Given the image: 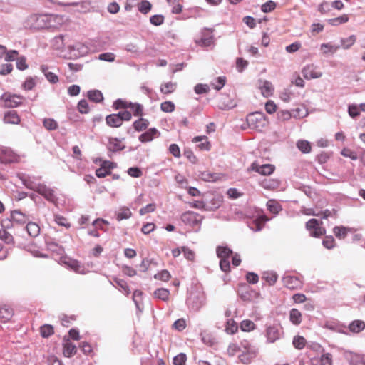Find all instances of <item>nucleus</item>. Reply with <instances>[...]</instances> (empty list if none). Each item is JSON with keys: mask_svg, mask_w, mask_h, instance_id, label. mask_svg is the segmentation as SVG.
Returning a JSON list of instances; mask_svg holds the SVG:
<instances>
[{"mask_svg": "<svg viewBox=\"0 0 365 365\" xmlns=\"http://www.w3.org/2000/svg\"><path fill=\"white\" fill-rule=\"evenodd\" d=\"M128 107H129V103H128L127 101H123L120 98L117 99L113 103V108L115 110L126 109V108H128Z\"/></svg>", "mask_w": 365, "mask_h": 365, "instance_id": "e2e57ef3", "label": "nucleus"}, {"mask_svg": "<svg viewBox=\"0 0 365 365\" xmlns=\"http://www.w3.org/2000/svg\"><path fill=\"white\" fill-rule=\"evenodd\" d=\"M152 5L151 4L146 0H143L139 4H138V10L144 14H148L150 9H151Z\"/></svg>", "mask_w": 365, "mask_h": 365, "instance_id": "13d9d810", "label": "nucleus"}, {"mask_svg": "<svg viewBox=\"0 0 365 365\" xmlns=\"http://www.w3.org/2000/svg\"><path fill=\"white\" fill-rule=\"evenodd\" d=\"M276 8V3L273 1H268L261 6V10L264 13H268L273 11Z\"/></svg>", "mask_w": 365, "mask_h": 365, "instance_id": "0e129e2a", "label": "nucleus"}, {"mask_svg": "<svg viewBox=\"0 0 365 365\" xmlns=\"http://www.w3.org/2000/svg\"><path fill=\"white\" fill-rule=\"evenodd\" d=\"M187 357L183 353H180L173 358L174 365H185Z\"/></svg>", "mask_w": 365, "mask_h": 365, "instance_id": "338daca9", "label": "nucleus"}, {"mask_svg": "<svg viewBox=\"0 0 365 365\" xmlns=\"http://www.w3.org/2000/svg\"><path fill=\"white\" fill-rule=\"evenodd\" d=\"M41 71L44 74L46 78L51 83H56L58 81V77L54 73L49 71V68L46 65L41 66Z\"/></svg>", "mask_w": 365, "mask_h": 365, "instance_id": "aec40b11", "label": "nucleus"}, {"mask_svg": "<svg viewBox=\"0 0 365 365\" xmlns=\"http://www.w3.org/2000/svg\"><path fill=\"white\" fill-rule=\"evenodd\" d=\"M106 164L112 165L113 163L110 161H103L101 165V168L96 170V175L98 178H104L110 173V170L106 169Z\"/></svg>", "mask_w": 365, "mask_h": 365, "instance_id": "79ce46f5", "label": "nucleus"}, {"mask_svg": "<svg viewBox=\"0 0 365 365\" xmlns=\"http://www.w3.org/2000/svg\"><path fill=\"white\" fill-rule=\"evenodd\" d=\"M160 109L165 113H171L175 110V104L172 101H164L160 104Z\"/></svg>", "mask_w": 365, "mask_h": 365, "instance_id": "bf43d9fd", "label": "nucleus"}, {"mask_svg": "<svg viewBox=\"0 0 365 365\" xmlns=\"http://www.w3.org/2000/svg\"><path fill=\"white\" fill-rule=\"evenodd\" d=\"M40 332L43 338H48L53 334V327L50 324H44L41 327Z\"/></svg>", "mask_w": 365, "mask_h": 365, "instance_id": "09e8293b", "label": "nucleus"}, {"mask_svg": "<svg viewBox=\"0 0 365 365\" xmlns=\"http://www.w3.org/2000/svg\"><path fill=\"white\" fill-rule=\"evenodd\" d=\"M125 145L122 143V140L118 138H108L107 148L109 151L115 153L123 150Z\"/></svg>", "mask_w": 365, "mask_h": 365, "instance_id": "4468645a", "label": "nucleus"}, {"mask_svg": "<svg viewBox=\"0 0 365 365\" xmlns=\"http://www.w3.org/2000/svg\"><path fill=\"white\" fill-rule=\"evenodd\" d=\"M106 123L108 126L112 128H118L120 127L123 124L120 118L115 115V113L107 115L106 117Z\"/></svg>", "mask_w": 365, "mask_h": 365, "instance_id": "4be33fe9", "label": "nucleus"}, {"mask_svg": "<svg viewBox=\"0 0 365 365\" xmlns=\"http://www.w3.org/2000/svg\"><path fill=\"white\" fill-rule=\"evenodd\" d=\"M282 282L284 285L289 289H298L302 286V282L295 276L286 275L283 277Z\"/></svg>", "mask_w": 365, "mask_h": 365, "instance_id": "ddd939ff", "label": "nucleus"}, {"mask_svg": "<svg viewBox=\"0 0 365 365\" xmlns=\"http://www.w3.org/2000/svg\"><path fill=\"white\" fill-rule=\"evenodd\" d=\"M18 159L19 156L10 148L0 149V163H11L16 162Z\"/></svg>", "mask_w": 365, "mask_h": 365, "instance_id": "6e6552de", "label": "nucleus"}, {"mask_svg": "<svg viewBox=\"0 0 365 365\" xmlns=\"http://www.w3.org/2000/svg\"><path fill=\"white\" fill-rule=\"evenodd\" d=\"M217 255L221 259H228L232 251L226 246H218L217 247Z\"/></svg>", "mask_w": 365, "mask_h": 365, "instance_id": "72a5a7b5", "label": "nucleus"}, {"mask_svg": "<svg viewBox=\"0 0 365 365\" xmlns=\"http://www.w3.org/2000/svg\"><path fill=\"white\" fill-rule=\"evenodd\" d=\"M41 183L40 182V180L35 177H24V187L26 188L37 192L39 187H41Z\"/></svg>", "mask_w": 365, "mask_h": 365, "instance_id": "f3484780", "label": "nucleus"}, {"mask_svg": "<svg viewBox=\"0 0 365 365\" xmlns=\"http://www.w3.org/2000/svg\"><path fill=\"white\" fill-rule=\"evenodd\" d=\"M45 19H47L45 14H31L27 17L25 21L24 28L31 30L46 29Z\"/></svg>", "mask_w": 365, "mask_h": 365, "instance_id": "7ed1b4c3", "label": "nucleus"}, {"mask_svg": "<svg viewBox=\"0 0 365 365\" xmlns=\"http://www.w3.org/2000/svg\"><path fill=\"white\" fill-rule=\"evenodd\" d=\"M65 6L72 7L69 12L71 13H84L88 10V4L85 1L81 2H71L63 4Z\"/></svg>", "mask_w": 365, "mask_h": 365, "instance_id": "dca6fc26", "label": "nucleus"}, {"mask_svg": "<svg viewBox=\"0 0 365 365\" xmlns=\"http://www.w3.org/2000/svg\"><path fill=\"white\" fill-rule=\"evenodd\" d=\"M268 220H269L268 217H267L265 215H262L253 222V224L255 226V227H252L251 228L252 230H255V231H259L264 227V223Z\"/></svg>", "mask_w": 365, "mask_h": 365, "instance_id": "58836bf2", "label": "nucleus"}, {"mask_svg": "<svg viewBox=\"0 0 365 365\" xmlns=\"http://www.w3.org/2000/svg\"><path fill=\"white\" fill-rule=\"evenodd\" d=\"M356 36L354 35H351L346 38H341L340 45L344 49L349 48L356 41Z\"/></svg>", "mask_w": 365, "mask_h": 365, "instance_id": "8fccbe9b", "label": "nucleus"}, {"mask_svg": "<svg viewBox=\"0 0 365 365\" xmlns=\"http://www.w3.org/2000/svg\"><path fill=\"white\" fill-rule=\"evenodd\" d=\"M247 123L250 128L262 131L268 125L265 115L261 112L250 113L247 117Z\"/></svg>", "mask_w": 365, "mask_h": 365, "instance_id": "f257e3e1", "label": "nucleus"}, {"mask_svg": "<svg viewBox=\"0 0 365 365\" xmlns=\"http://www.w3.org/2000/svg\"><path fill=\"white\" fill-rule=\"evenodd\" d=\"M349 21V17L347 15L344 14L339 17L330 19L328 20V22L331 26H338L344 23H346Z\"/></svg>", "mask_w": 365, "mask_h": 365, "instance_id": "de8ad7c7", "label": "nucleus"}, {"mask_svg": "<svg viewBox=\"0 0 365 365\" xmlns=\"http://www.w3.org/2000/svg\"><path fill=\"white\" fill-rule=\"evenodd\" d=\"M199 178L204 181L215 182L219 179L217 173H212L208 170L201 172L199 174Z\"/></svg>", "mask_w": 365, "mask_h": 365, "instance_id": "bb28decb", "label": "nucleus"}, {"mask_svg": "<svg viewBox=\"0 0 365 365\" xmlns=\"http://www.w3.org/2000/svg\"><path fill=\"white\" fill-rule=\"evenodd\" d=\"M4 120L6 123L18 124L20 117L15 110H10L4 114Z\"/></svg>", "mask_w": 365, "mask_h": 365, "instance_id": "412c9836", "label": "nucleus"}, {"mask_svg": "<svg viewBox=\"0 0 365 365\" xmlns=\"http://www.w3.org/2000/svg\"><path fill=\"white\" fill-rule=\"evenodd\" d=\"M158 133V132L155 128H150L139 136V140L142 143H147V142L152 141L153 139L154 138V136Z\"/></svg>", "mask_w": 365, "mask_h": 365, "instance_id": "b1692460", "label": "nucleus"}, {"mask_svg": "<svg viewBox=\"0 0 365 365\" xmlns=\"http://www.w3.org/2000/svg\"><path fill=\"white\" fill-rule=\"evenodd\" d=\"M297 117V115L294 113H291L289 110H282L277 112V118L279 120L282 121H286L291 118L292 116ZM299 116V115H298Z\"/></svg>", "mask_w": 365, "mask_h": 365, "instance_id": "3c124183", "label": "nucleus"}, {"mask_svg": "<svg viewBox=\"0 0 365 365\" xmlns=\"http://www.w3.org/2000/svg\"><path fill=\"white\" fill-rule=\"evenodd\" d=\"M45 16L46 29L57 28L63 21V16L57 14H45Z\"/></svg>", "mask_w": 365, "mask_h": 365, "instance_id": "f8f14e48", "label": "nucleus"}, {"mask_svg": "<svg viewBox=\"0 0 365 365\" xmlns=\"http://www.w3.org/2000/svg\"><path fill=\"white\" fill-rule=\"evenodd\" d=\"M63 38L64 36L61 34L54 37L52 40L53 47L57 50L63 48L64 46Z\"/></svg>", "mask_w": 365, "mask_h": 365, "instance_id": "603ef678", "label": "nucleus"}, {"mask_svg": "<svg viewBox=\"0 0 365 365\" xmlns=\"http://www.w3.org/2000/svg\"><path fill=\"white\" fill-rule=\"evenodd\" d=\"M181 220L186 225L192 227H197L199 228L202 220V217L195 212L187 211L181 215Z\"/></svg>", "mask_w": 365, "mask_h": 365, "instance_id": "20e7f679", "label": "nucleus"}, {"mask_svg": "<svg viewBox=\"0 0 365 365\" xmlns=\"http://www.w3.org/2000/svg\"><path fill=\"white\" fill-rule=\"evenodd\" d=\"M38 81L37 76H29L24 81V90L33 89Z\"/></svg>", "mask_w": 365, "mask_h": 365, "instance_id": "37998d69", "label": "nucleus"}, {"mask_svg": "<svg viewBox=\"0 0 365 365\" xmlns=\"http://www.w3.org/2000/svg\"><path fill=\"white\" fill-rule=\"evenodd\" d=\"M26 230L28 235L31 237H36L38 236L40 233V227L37 223L29 222L26 226Z\"/></svg>", "mask_w": 365, "mask_h": 365, "instance_id": "a878e982", "label": "nucleus"}, {"mask_svg": "<svg viewBox=\"0 0 365 365\" xmlns=\"http://www.w3.org/2000/svg\"><path fill=\"white\" fill-rule=\"evenodd\" d=\"M142 296H143V292L141 291H139V290H135L134 292H133V300L136 306V308L140 311L141 312L142 309H143V304H142Z\"/></svg>", "mask_w": 365, "mask_h": 365, "instance_id": "4c0bfd02", "label": "nucleus"}, {"mask_svg": "<svg viewBox=\"0 0 365 365\" xmlns=\"http://www.w3.org/2000/svg\"><path fill=\"white\" fill-rule=\"evenodd\" d=\"M349 330L354 333H359L364 329L365 323L361 320H354L349 326Z\"/></svg>", "mask_w": 365, "mask_h": 365, "instance_id": "2f4dec72", "label": "nucleus"}, {"mask_svg": "<svg viewBox=\"0 0 365 365\" xmlns=\"http://www.w3.org/2000/svg\"><path fill=\"white\" fill-rule=\"evenodd\" d=\"M88 98L96 103H100L103 100L102 93L99 90H91L88 92Z\"/></svg>", "mask_w": 365, "mask_h": 365, "instance_id": "c9c22d12", "label": "nucleus"}, {"mask_svg": "<svg viewBox=\"0 0 365 365\" xmlns=\"http://www.w3.org/2000/svg\"><path fill=\"white\" fill-rule=\"evenodd\" d=\"M298 149L304 153H309L311 151V145L305 140H298L297 143Z\"/></svg>", "mask_w": 365, "mask_h": 365, "instance_id": "a18cd8bd", "label": "nucleus"}, {"mask_svg": "<svg viewBox=\"0 0 365 365\" xmlns=\"http://www.w3.org/2000/svg\"><path fill=\"white\" fill-rule=\"evenodd\" d=\"M341 48L340 45H334L331 43H322L320 46V51L324 55L334 54Z\"/></svg>", "mask_w": 365, "mask_h": 365, "instance_id": "a211bd4d", "label": "nucleus"}, {"mask_svg": "<svg viewBox=\"0 0 365 365\" xmlns=\"http://www.w3.org/2000/svg\"><path fill=\"white\" fill-rule=\"evenodd\" d=\"M262 94L264 97H269L273 94L274 87L271 82L264 81L262 85L260 86Z\"/></svg>", "mask_w": 365, "mask_h": 365, "instance_id": "c85d7f7f", "label": "nucleus"}, {"mask_svg": "<svg viewBox=\"0 0 365 365\" xmlns=\"http://www.w3.org/2000/svg\"><path fill=\"white\" fill-rule=\"evenodd\" d=\"M262 279L265 280L269 285H273L277 280V274L274 272H265L262 275Z\"/></svg>", "mask_w": 365, "mask_h": 365, "instance_id": "a19ab883", "label": "nucleus"}, {"mask_svg": "<svg viewBox=\"0 0 365 365\" xmlns=\"http://www.w3.org/2000/svg\"><path fill=\"white\" fill-rule=\"evenodd\" d=\"M13 309L9 307H0V322L5 323L8 322L13 316Z\"/></svg>", "mask_w": 365, "mask_h": 365, "instance_id": "393cba45", "label": "nucleus"}, {"mask_svg": "<svg viewBox=\"0 0 365 365\" xmlns=\"http://www.w3.org/2000/svg\"><path fill=\"white\" fill-rule=\"evenodd\" d=\"M282 334V328L279 324L267 327L265 336L269 343H274L279 339Z\"/></svg>", "mask_w": 365, "mask_h": 365, "instance_id": "39448f33", "label": "nucleus"}, {"mask_svg": "<svg viewBox=\"0 0 365 365\" xmlns=\"http://www.w3.org/2000/svg\"><path fill=\"white\" fill-rule=\"evenodd\" d=\"M1 99L4 101L6 107L14 108L21 103L22 97L9 93H4L1 96Z\"/></svg>", "mask_w": 365, "mask_h": 365, "instance_id": "9d476101", "label": "nucleus"}, {"mask_svg": "<svg viewBox=\"0 0 365 365\" xmlns=\"http://www.w3.org/2000/svg\"><path fill=\"white\" fill-rule=\"evenodd\" d=\"M205 302V295L203 292L196 290L190 292V296L187 299V304L188 307L193 311H198Z\"/></svg>", "mask_w": 365, "mask_h": 365, "instance_id": "f03ea898", "label": "nucleus"}, {"mask_svg": "<svg viewBox=\"0 0 365 365\" xmlns=\"http://www.w3.org/2000/svg\"><path fill=\"white\" fill-rule=\"evenodd\" d=\"M257 349H252L248 352L242 351V353L239 356V359L243 364H248L255 357Z\"/></svg>", "mask_w": 365, "mask_h": 365, "instance_id": "cd10ccee", "label": "nucleus"}, {"mask_svg": "<svg viewBox=\"0 0 365 365\" xmlns=\"http://www.w3.org/2000/svg\"><path fill=\"white\" fill-rule=\"evenodd\" d=\"M177 85L175 83L167 82L163 83L160 86V91L164 94H169L175 91Z\"/></svg>", "mask_w": 365, "mask_h": 365, "instance_id": "ea45409f", "label": "nucleus"}, {"mask_svg": "<svg viewBox=\"0 0 365 365\" xmlns=\"http://www.w3.org/2000/svg\"><path fill=\"white\" fill-rule=\"evenodd\" d=\"M37 192L42 195L46 200L54 204L56 206L58 205V198L55 195L53 189L46 186L44 184H41Z\"/></svg>", "mask_w": 365, "mask_h": 365, "instance_id": "0eeeda50", "label": "nucleus"}, {"mask_svg": "<svg viewBox=\"0 0 365 365\" xmlns=\"http://www.w3.org/2000/svg\"><path fill=\"white\" fill-rule=\"evenodd\" d=\"M214 37L212 35V31L209 29H205L202 32V37L200 40H196V43L202 46H210L213 43Z\"/></svg>", "mask_w": 365, "mask_h": 365, "instance_id": "2eb2a0df", "label": "nucleus"}, {"mask_svg": "<svg viewBox=\"0 0 365 365\" xmlns=\"http://www.w3.org/2000/svg\"><path fill=\"white\" fill-rule=\"evenodd\" d=\"M43 126L48 130H53L58 128L57 122L52 118H46L43 121Z\"/></svg>", "mask_w": 365, "mask_h": 365, "instance_id": "4d7b16f0", "label": "nucleus"}, {"mask_svg": "<svg viewBox=\"0 0 365 365\" xmlns=\"http://www.w3.org/2000/svg\"><path fill=\"white\" fill-rule=\"evenodd\" d=\"M360 108H359V104L352 103L348 106V113L349 115L352 118H356L360 115Z\"/></svg>", "mask_w": 365, "mask_h": 365, "instance_id": "c03bdc74", "label": "nucleus"}, {"mask_svg": "<svg viewBox=\"0 0 365 365\" xmlns=\"http://www.w3.org/2000/svg\"><path fill=\"white\" fill-rule=\"evenodd\" d=\"M332 356L329 353H326L322 355L320 359V365H331Z\"/></svg>", "mask_w": 365, "mask_h": 365, "instance_id": "774afa93", "label": "nucleus"}, {"mask_svg": "<svg viewBox=\"0 0 365 365\" xmlns=\"http://www.w3.org/2000/svg\"><path fill=\"white\" fill-rule=\"evenodd\" d=\"M240 327L244 331H250L255 329V324L250 320H243L240 324Z\"/></svg>", "mask_w": 365, "mask_h": 365, "instance_id": "680f3d73", "label": "nucleus"}, {"mask_svg": "<svg viewBox=\"0 0 365 365\" xmlns=\"http://www.w3.org/2000/svg\"><path fill=\"white\" fill-rule=\"evenodd\" d=\"M133 111L135 116H141L143 115V106L139 103H129V107Z\"/></svg>", "mask_w": 365, "mask_h": 365, "instance_id": "052dcab7", "label": "nucleus"}, {"mask_svg": "<svg viewBox=\"0 0 365 365\" xmlns=\"http://www.w3.org/2000/svg\"><path fill=\"white\" fill-rule=\"evenodd\" d=\"M293 346L297 349H302L306 344V339L301 336H295L292 341Z\"/></svg>", "mask_w": 365, "mask_h": 365, "instance_id": "5fc2aeb1", "label": "nucleus"}, {"mask_svg": "<svg viewBox=\"0 0 365 365\" xmlns=\"http://www.w3.org/2000/svg\"><path fill=\"white\" fill-rule=\"evenodd\" d=\"M77 349L76 345L70 341H67L63 344V354L65 357L70 358L76 354Z\"/></svg>", "mask_w": 365, "mask_h": 365, "instance_id": "5701e85b", "label": "nucleus"}, {"mask_svg": "<svg viewBox=\"0 0 365 365\" xmlns=\"http://www.w3.org/2000/svg\"><path fill=\"white\" fill-rule=\"evenodd\" d=\"M132 215L130 209L127 207H122L119 209L116 213V219L118 221H120L125 219H129Z\"/></svg>", "mask_w": 365, "mask_h": 365, "instance_id": "f704fd0d", "label": "nucleus"}, {"mask_svg": "<svg viewBox=\"0 0 365 365\" xmlns=\"http://www.w3.org/2000/svg\"><path fill=\"white\" fill-rule=\"evenodd\" d=\"M267 207L268 210L274 215H277L282 209L279 202L275 200H268L267 202Z\"/></svg>", "mask_w": 365, "mask_h": 365, "instance_id": "c756f323", "label": "nucleus"}, {"mask_svg": "<svg viewBox=\"0 0 365 365\" xmlns=\"http://www.w3.org/2000/svg\"><path fill=\"white\" fill-rule=\"evenodd\" d=\"M46 245L48 250L51 252H55L58 255H63L64 254V248L53 240H47L46 241Z\"/></svg>", "mask_w": 365, "mask_h": 365, "instance_id": "6ab92c4d", "label": "nucleus"}, {"mask_svg": "<svg viewBox=\"0 0 365 365\" xmlns=\"http://www.w3.org/2000/svg\"><path fill=\"white\" fill-rule=\"evenodd\" d=\"M238 327L236 322L232 319H230L227 322L225 331L227 334H233L237 331Z\"/></svg>", "mask_w": 365, "mask_h": 365, "instance_id": "864d4df0", "label": "nucleus"}, {"mask_svg": "<svg viewBox=\"0 0 365 365\" xmlns=\"http://www.w3.org/2000/svg\"><path fill=\"white\" fill-rule=\"evenodd\" d=\"M78 110L81 113H88L89 112L88 101L85 99L81 100L78 103Z\"/></svg>", "mask_w": 365, "mask_h": 365, "instance_id": "69168bd1", "label": "nucleus"}, {"mask_svg": "<svg viewBox=\"0 0 365 365\" xmlns=\"http://www.w3.org/2000/svg\"><path fill=\"white\" fill-rule=\"evenodd\" d=\"M149 125V121L147 119L140 118L133 123V127L137 131H143L145 130Z\"/></svg>", "mask_w": 365, "mask_h": 365, "instance_id": "e433bc0d", "label": "nucleus"}, {"mask_svg": "<svg viewBox=\"0 0 365 365\" xmlns=\"http://www.w3.org/2000/svg\"><path fill=\"white\" fill-rule=\"evenodd\" d=\"M274 166L271 164L260 165L257 162L252 163L250 169L253 171L257 172L262 175H269L274 170Z\"/></svg>", "mask_w": 365, "mask_h": 365, "instance_id": "1a4fd4ad", "label": "nucleus"}, {"mask_svg": "<svg viewBox=\"0 0 365 365\" xmlns=\"http://www.w3.org/2000/svg\"><path fill=\"white\" fill-rule=\"evenodd\" d=\"M289 319L294 325H299L302 322V314L297 309H292L289 312Z\"/></svg>", "mask_w": 365, "mask_h": 365, "instance_id": "473e14b6", "label": "nucleus"}, {"mask_svg": "<svg viewBox=\"0 0 365 365\" xmlns=\"http://www.w3.org/2000/svg\"><path fill=\"white\" fill-rule=\"evenodd\" d=\"M302 73L306 79L318 78L322 76V73L317 71V66L313 64L306 66L302 69Z\"/></svg>", "mask_w": 365, "mask_h": 365, "instance_id": "9b49d317", "label": "nucleus"}, {"mask_svg": "<svg viewBox=\"0 0 365 365\" xmlns=\"http://www.w3.org/2000/svg\"><path fill=\"white\" fill-rule=\"evenodd\" d=\"M348 229L345 227H343V226H336L334 228V235H336V237L340 238V239H344L346 237V236L347 235V233H348Z\"/></svg>", "mask_w": 365, "mask_h": 365, "instance_id": "6e6d98bb", "label": "nucleus"}, {"mask_svg": "<svg viewBox=\"0 0 365 365\" xmlns=\"http://www.w3.org/2000/svg\"><path fill=\"white\" fill-rule=\"evenodd\" d=\"M306 228L309 231L310 235L318 237L325 233V230L320 226V222L317 219H310L306 223Z\"/></svg>", "mask_w": 365, "mask_h": 365, "instance_id": "423d86ee", "label": "nucleus"}, {"mask_svg": "<svg viewBox=\"0 0 365 365\" xmlns=\"http://www.w3.org/2000/svg\"><path fill=\"white\" fill-rule=\"evenodd\" d=\"M154 295L156 298L167 301L169 298L170 292L168 289L164 288L157 289L154 292Z\"/></svg>", "mask_w": 365, "mask_h": 365, "instance_id": "49530a36", "label": "nucleus"}, {"mask_svg": "<svg viewBox=\"0 0 365 365\" xmlns=\"http://www.w3.org/2000/svg\"><path fill=\"white\" fill-rule=\"evenodd\" d=\"M9 220L13 225H21L23 223V212L18 210L11 211Z\"/></svg>", "mask_w": 365, "mask_h": 365, "instance_id": "7c9ffc66", "label": "nucleus"}]
</instances>
